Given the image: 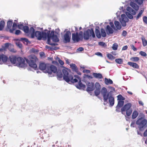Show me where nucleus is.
Segmentation results:
<instances>
[{
    "instance_id": "1",
    "label": "nucleus",
    "mask_w": 147,
    "mask_h": 147,
    "mask_svg": "<svg viewBox=\"0 0 147 147\" xmlns=\"http://www.w3.org/2000/svg\"><path fill=\"white\" fill-rule=\"evenodd\" d=\"M113 93L112 91L107 92V89L105 87L102 88L101 91V93L103 96L104 100L106 103H107L108 100L111 107L113 106L114 104V98L113 96Z\"/></svg>"
},
{
    "instance_id": "2",
    "label": "nucleus",
    "mask_w": 147,
    "mask_h": 147,
    "mask_svg": "<svg viewBox=\"0 0 147 147\" xmlns=\"http://www.w3.org/2000/svg\"><path fill=\"white\" fill-rule=\"evenodd\" d=\"M10 61L13 64H16V65L19 67L24 68L26 66L25 61L23 58L19 57L16 58L15 56H11L9 57Z\"/></svg>"
},
{
    "instance_id": "3",
    "label": "nucleus",
    "mask_w": 147,
    "mask_h": 147,
    "mask_svg": "<svg viewBox=\"0 0 147 147\" xmlns=\"http://www.w3.org/2000/svg\"><path fill=\"white\" fill-rule=\"evenodd\" d=\"M69 70L67 69L63 70L62 72L64 74L63 76L64 80L67 83H69V82L72 83L76 82L78 81L77 80L76 78L73 79L72 76L69 74L68 71Z\"/></svg>"
},
{
    "instance_id": "4",
    "label": "nucleus",
    "mask_w": 147,
    "mask_h": 147,
    "mask_svg": "<svg viewBox=\"0 0 147 147\" xmlns=\"http://www.w3.org/2000/svg\"><path fill=\"white\" fill-rule=\"evenodd\" d=\"M50 31L46 30L45 32H41L39 31H36L34 33V36L37 38L38 40H40L43 39L45 40L47 38V36L49 35Z\"/></svg>"
},
{
    "instance_id": "5",
    "label": "nucleus",
    "mask_w": 147,
    "mask_h": 147,
    "mask_svg": "<svg viewBox=\"0 0 147 147\" xmlns=\"http://www.w3.org/2000/svg\"><path fill=\"white\" fill-rule=\"evenodd\" d=\"M131 104L130 103H127L125 104L121 109V112L122 114L125 115L126 117V116L125 115V113L124 112L126 111V115L127 116H130L132 113V110L131 108Z\"/></svg>"
},
{
    "instance_id": "6",
    "label": "nucleus",
    "mask_w": 147,
    "mask_h": 147,
    "mask_svg": "<svg viewBox=\"0 0 147 147\" xmlns=\"http://www.w3.org/2000/svg\"><path fill=\"white\" fill-rule=\"evenodd\" d=\"M29 59H26L27 63H28L29 66L34 69H35L37 67V65L36 62L37 59L35 56H30Z\"/></svg>"
},
{
    "instance_id": "7",
    "label": "nucleus",
    "mask_w": 147,
    "mask_h": 147,
    "mask_svg": "<svg viewBox=\"0 0 147 147\" xmlns=\"http://www.w3.org/2000/svg\"><path fill=\"white\" fill-rule=\"evenodd\" d=\"M147 123V120L142 118L139 119L136 121V124L138 125V127L140 131L143 130V128L145 127Z\"/></svg>"
},
{
    "instance_id": "8",
    "label": "nucleus",
    "mask_w": 147,
    "mask_h": 147,
    "mask_svg": "<svg viewBox=\"0 0 147 147\" xmlns=\"http://www.w3.org/2000/svg\"><path fill=\"white\" fill-rule=\"evenodd\" d=\"M94 38L95 37V34L93 29H88L84 32V38L85 40H88L91 37Z\"/></svg>"
},
{
    "instance_id": "9",
    "label": "nucleus",
    "mask_w": 147,
    "mask_h": 147,
    "mask_svg": "<svg viewBox=\"0 0 147 147\" xmlns=\"http://www.w3.org/2000/svg\"><path fill=\"white\" fill-rule=\"evenodd\" d=\"M119 21L122 26L124 27L126 26V24L129 22V19L125 14H122L119 19Z\"/></svg>"
},
{
    "instance_id": "10",
    "label": "nucleus",
    "mask_w": 147,
    "mask_h": 147,
    "mask_svg": "<svg viewBox=\"0 0 147 147\" xmlns=\"http://www.w3.org/2000/svg\"><path fill=\"white\" fill-rule=\"evenodd\" d=\"M57 71V68L56 67L53 65H49V69L46 70L45 72L48 73L49 77H52L54 76V75L52 74V72L54 73H56Z\"/></svg>"
},
{
    "instance_id": "11",
    "label": "nucleus",
    "mask_w": 147,
    "mask_h": 147,
    "mask_svg": "<svg viewBox=\"0 0 147 147\" xmlns=\"http://www.w3.org/2000/svg\"><path fill=\"white\" fill-rule=\"evenodd\" d=\"M58 36L54 34V31H52L51 33L50 32L49 33V35L47 36V38L48 39L49 37L50 40L51 39L53 41L57 42L59 41Z\"/></svg>"
},
{
    "instance_id": "12",
    "label": "nucleus",
    "mask_w": 147,
    "mask_h": 147,
    "mask_svg": "<svg viewBox=\"0 0 147 147\" xmlns=\"http://www.w3.org/2000/svg\"><path fill=\"white\" fill-rule=\"evenodd\" d=\"M71 35V32L69 31H67L66 32L65 34L64 35V40L65 43L70 42Z\"/></svg>"
},
{
    "instance_id": "13",
    "label": "nucleus",
    "mask_w": 147,
    "mask_h": 147,
    "mask_svg": "<svg viewBox=\"0 0 147 147\" xmlns=\"http://www.w3.org/2000/svg\"><path fill=\"white\" fill-rule=\"evenodd\" d=\"M49 67V64H45L43 63H40V64L39 68L42 70H47Z\"/></svg>"
},
{
    "instance_id": "14",
    "label": "nucleus",
    "mask_w": 147,
    "mask_h": 147,
    "mask_svg": "<svg viewBox=\"0 0 147 147\" xmlns=\"http://www.w3.org/2000/svg\"><path fill=\"white\" fill-rule=\"evenodd\" d=\"M72 39L74 42H78L80 40H82L80 36L78 35V33H73L72 34Z\"/></svg>"
},
{
    "instance_id": "15",
    "label": "nucleus",
    "mask_w": 147,
    "mask_h": 147,
    "mask_svg": "<svg viewBox=\"0 0 147 147\" xmlns=\"http://www.w3.org/2000/svg\"><path fill=\"white\" fill-rule=\"evenodd\" d=\"M87 91H91L93 90L95 88L94 85L92 82H88L87 84Z\"/></svg>"
},
{
    "instance_id": "16",
    "label": "nucleus",
    "mask_w": 147,
    "mask_h": 147,
    "mask_svg": "<svg viewBox=\"0 0 147 147\" xmlns=\"http://www.w3.org/2000/svg\"><path fill=\"white\" fill-rule=\"evenodd\" d=\"M8 58L3 54H0V64L5 63L7 61Z\"/></svg>"
},
{
    "instance_id": "17",
    "label": "nucleus",
    "mask_w": 147,
    "mask_h": 147,
    "mask_svg": "<svg viewBox=\"0 0 147 147\" xmlns=\"http://www.w3.org/2000/svg\"><path fill=\"white\" fill-rule=\"evenodd\" d=\"M105 30L107 34H112L113 32V28H111L109 25H107Z\"/></svg>"
},
{
    "instance_id": "18",
    "label": "nucleus",
    "mask_w": 147,
    "mask_h": 147,
    "mask_svg": "<svg viewBox=\"0 0 147 147\" xmlns=\"http://www.w3.org/2000/svg\"><path fill=\"white\" fill-rule=\"evenodd\" d=\"M114 24L115 26L116 29L114 30H120L121 28V25L119 22L118 21H115L114 22Z\"/></svg>"
},
{
    "instance_id": "19",
    "label": "nucleus",
    "mask_w": 147,
    "mask_h": 147,
    "mask_svg": "<svg viewBox=\"0 0 147 147\" xmlns=\"http://www.w3.org/2000/svg\"><path fill=\"white\" fill-rule=\"evenodd\" d=\"M130 5L136 11H138L139 9L138 6L135 3L131 2L130 3Z\"/></svg>"
},
{
    "instance_id": "20",
    "label": "nucleus",
    "mask_w": 147,
    "mask_h": 147,
    "mask_svg": "<svg viewBox=\"0 0 147 147\" xmlns=\"http://www.w3.org/2000/svg\"><path fill=\"white\" fill-rule=\"evenodd\" d=\"M76 87L78 89L84 88H85V85L82 83L81 80L79 81L78 84L76 86Z\"/></svg>"
},
{
    "instance_id": "21",
    "label": "nucleus",
    "mask_w": 147,
    "mask_h": 147,
    "mask_svg": "<svg viewBox=\"0 0 147 147\" xmlns=\"http://www.w3.org/2000/svg\"><path fill=\"white\" fill-rule=\"evenodd\" d=\"M126 10L129 13H130L133 15H135L136 12V11L133 9L131 7H128L126 8Z\"/></svg>"
},
{
    "instance_id": "22",
    "label": "nucleus",
    "mask_w": 147,
    "mask_h": 147,
    "mask_svg": "<svg viewBox=\"0 0 147 147\" xmlns=\"http://www.w3.org/2000/svg\"><path fill=\"white\" fill-rule=\"evenodd\" d=\"M127 64L135 68L138 69L139 67V66L138 64L136 63H134L131 62H128L127 63Z\"/></svg>"
},
{
    "instance_id": "23",
    "label": "nucleus",
    "mask_w": 147,
    "mask_h": 147,
    "mask_svg": "<svg viewBox=\"0 0 147 147\" xmlns=\"http://www.w3.org/2000/svg\"><path fill=\"white\" fill-rule=\"evenodd\" d=\"M34 29L32 27L30 28L29 29V33L31 34V37L32 38L34 37Z\"/></svg>"
},
{
    "instance_id": "24",
    "label": "nucleus",
    "mask_w": 147,
    "mask_h": 147,
    "mask_svg": "<svg viewBox=\"0 0 147 147\" xmlns=\"http://www.w3.org/2000/svg\"><path fill=\"white\" fill-rule=\"evenodd\" d=\"M93 75L95 78H97L101 79L102 78V76L101 74L94 73Z\"/></svg>"
},
{
    "instance_id": "25",
    "label": "nucleus",
    "mask_w": 147,
    "mask_h": 147,
    "mask_svg": "<svg viewBox=\"0 0 147 147\" xmlns=\"http://www.w3.org/2000/svg\"><path fill=\"white\" fill-rule=\"evenodd\" d=\"M70 66L73 71H77L78 70L77 67L75 64L71 63L70 64Z\"/></svg>"
},
{
    "instance_id": "26",
    "label": "nucleus",
    "mask_w": 147,
    "mask_h": 147,
    "mask_svg": "<svg viewBox=\"0 0 147 147\" xmlns=\"http://www.w3.org/2000/svg\"><path fill=\"white\" fill-rule=\"evenodd\" d=\"M17 27V24L15 22H14L12 26V28L9 30V32L11 33H13L14 30H15Z\"/></svg>"
},
{
    "instance_id": "27",
    "label": "nucleus",
    "mask_w": 147,
    "mask_h": 147,
    "mask_svg": "<svg viewBox=\"0 0 147 147\" xmlns=\"http://www.w3.org/2000/svg\"><path fill=\"white\" fill-rule=\"evenodd\" d=\"M57 75L58 80H60V78H62L63 76V74L61 71L58 70L57 73Z\"/></svg>"
},
{
    "instance_id": "28",
    "label": "nucleus",
    "mask_w": 147,
    "mask_h": 147,
    "mask_svg": "<svg viewBox=\"0 0 147 147\" xmlns=\"http://www.w3.org/2000/svg\"><path fill=\"white\" fill-rule=\"evenodd\" d=\"M105 83L106 85L112 84L113 83V81L110 79L105 78Z\"/></svg>"
},
{
    "instance_id": "29",
    "label": "nucleus",
    "mask_w": 147,
    "mask_h": 147,
    "mask_svg": "<svg viewBox=\"0 0 147 147\" xmlns=\"http://www.w3.org/2000/svg\"><path fill=\"white\" fill-rule=\"evenodd\" d=\"M95 33L96 37L98 38H100L101 37V33L99 30L96 29L95 30Z\"/></svg>"
},
{
    "instance_id": "30",
    "label": "nucleus",
    "mask_w": 147,
    "mask_h": 147,
    "mask_svg": "<svg viewBox=\"0 0 147 147\" xmlns=\"http://www.w3.org/2000/svg\"><path fill=\"white\" fill-rule=\"evenodd\" d=\"M100 31L101 36L103 37H105L107 35L105 30L103 28H101Z\"/></svg>"
},
{
    "instance_id": "31",
    "label": "nucleus",
    "mask_w": 147,
    "mask_h": 147,
    "mask_svg": "<svg viewBox=\"0 0 147 147\" xmlns=\"http://www.w3.org/2000/svg\"><path fill=\"white\" fill-rule=\"evenodd\" d=\"M138 115V112L136 111H134L132 114V119H135Z\"/></svg>"
},
{
    "instance_id": "32",
    "label": "nucleus",
    "mask_w": 147,
    "mask_h": 147,
    "mask_svg": "<svg viewBox=\"0 0 147 147\" xmlns=\"http://www.w3.org/2000/svg\"><path fill=\"white\" fill-rule=\"evenodd\" d=\"M13 22L11 20H9L8 21L7 24V27L8 28L11 29V28Z\"/></svg>"
},
{
    "instance_id": "33",
    "label": "nucleus",
    "mask_w": 147,
    "mask_h": 147,
    "mask_svg": "<svg viewBox=\"0 0 147 147\" xmlns=\"http://www.w3.org/2000/svg\"><path fill=\"white\" fill-rule=\"evenodd\" d=\"M124 103V102L122 100H119L118 101V104L117 106V107L121 108L123 106Z\"/></svg>"
},
{
    "instance_id": "34",
    "label": "nucleus",
    "mask_w": 147,
    "mask_h": 147,
    "mask_svg": "<svg viewBox=\"0 0 147 147\" xmlns=\"http://www.w3.org/2000/svg\"><path fill=\"white\" fill-rule=\"evenodd\" d=\"M141 40L143 46H146L147 45V41L146 40L145 38L143 37L141 38Z\"/></svg>"
},
{
    "instance_id": "35",
    "label": "nucleus",
    "mask_w": 147,
    "mask_h": 147,
    "mask_svg": "<svg viewBox=\"0 0 147 147\" xmlns=\"http://www.w3.org/2000/svg\"><path fill=\"white\" fill-rule=\"evenodd\" d=\"M126 15L127 17L130 19H132L133 18V16L130 13H129L128 12H125Z\"/></svg>"
},
{
    "instance_id": "36",
    "label": "nucleus",
    "mask_w": 147,
    "mask_h": 147,
    "mask_svg": "<svg viewBox=\"0 0 147 147\" xmlns=\"http://www.w3.org/2000/svg\"><path fill=\"white\" fill-rule=\"evenodd\" d=\"M5 24V22L4 21H1L0 22V30H2L4 27Z\"/></svg>"
},
{
    "instance_id": "37",
    "label": "nucleus",
    "mask_w": 147,
    "mask_h": 147,
    "mask_svg": "<svg viewBox=\"0 0 147 147\" xmlns=\"http://www.w3.org/2000/svg\"><path fill=\"white\" fill-rule=\"evenodd\" d=\"M115 61L119 64H122L123 62V60L122 59H117L115 60Z\"/></svg>"
},
{
    "instance_id": "38",
    "label": "nucleus",
    "mask_w": 147,
    "mask_h": 147,
    "mask_svg": "<svg viewBox=\"0 0 147 147\" xmlns=\"http://www.w3.org/2000/svg\"><path fill=\"white\" fill-rule=\"evenodd\" d=\"M24 32L26 33H29V28L27 26H24L23 29Z\"/></svg>"
},
{
    "instance_id": "39",
    "label": "nucleus",
    "mask_w": 147,
    "mask_h": 147,
    "mask_svg": "<svg viewBox=\"0 0 147 147\" xmlns=\"http://www.w3.org/2000/svg\"><path fill=\"white\" fill-rule=\"evenodd\" d=\"M118 47V45L117 43H114L112 47V48L113 50H117Z\"/></svg>"
},
{
    "instance_id": "40",
    "label": "nucleus",
    "mask_w": 147,
    "mask_h": 147,
    "mask_svg": "<svg viewBox=\"0 0 147 147\" xmlns=\"http://www.w3.org/2000/svg\"><path fill=\"white\" fill-rule=\"evenodd\" d=\"M143 11L142 10H141L139 12V13L137 15L136 17V19L138 20L140 17L141 16L143 13Z\"/></svg>"
},
{
    "instance_id": "41",
    "label": "nucleus",
    "mask_w": 147,
    "mask_h": 147,
    "mask_svg": "<svg viewBox=\"0 0 147 147\" xmlns=\"http://www.w3.org/2000/svg\"><path fill=\"white\" fill-rule=\"evenodd\" d=\"M100 92V89H96L94 91L95 95L96 96H98Z\"/></svg>"
},
{
    "instance_id": "42",
    "label": "nucleus",
    "mask_w": 147,
    "mask_h": 147,
    "mask_svg": "<svg viewBox=\"0 0 147 147\" xmlns=\"http://www.w3.org/2000/svg\"><path fill=\"white\" fill-rule=\"evenodd\" d=\"M47 43L49 45H51L52 46H55L57 44L53 43L51 42V40L49 37L47 39Z\"/></svg>"
},
{
    "instance_id": "43",
    "label": "nucleus",
    "mask_w": 147,
    "mask_h": 147,
    "mask_svg": "<svg viewBox=\"0 0 147 147\" xmlns=\"http://www.w3.org/2000/svg\"><path fill=\"white\" fill-rule=\"evenodd\" d=\"M107 56L108 58L110 59L113 60L115 58V57L113 56L110 54H107Z\"/></svg>"
},
{
    "instance_id": "44",
    "label": "nucleus",
    "mask_w": 147,
    "mask_h": 147,
    "mask_svg": "<svg viewBox=\"0 0 147 147\" xmlns=\"http://www.w3.org/2000/svg\"><path fill=\"white\" fill-rule=\"evenodd\" d=\"M130 60L132 61H137L139 60V58L138 57H132L131 58Z\"/></svg>"
},
{
    "instance_id": "45",
    "label": "nucleus",
    "mask_w": 147,
    "mask_h": 147,
    "mask_svg": "<svg viewBox=\"0 0 147 147\" xmlns=\"http://www.w3.org/2000/svg\"><path fill=\"white\" fill-rule=\"evenodd\" d=\"M139 5H142L144 0H134Z\"/></svg>"
},
{
    "instance_id": "46",
    "label": "nucleus",
    "mask_w": 147,
    "mask_h": 147,
    "mask_svg": "<svg viewBox=\"0 0 147 147\" xmlns=\"http://www.w3.org/2000/svg\"><path fill=\"white\" fill-rule=\"evenodd\" d=\"M95 87L96 89H100V85L98 82H96L95 84Z\"/></svg>"
},
{
    "instance_id": "47",
    "label": "nucleus",
    "mask_w": 147,
    "mask_h": 147,
    "mask_svg": "<svg viewBox=\"0 0 147 147\" xmlns=\"http://www.w3.org/2000/svg\"><path fill=\"white\" fill-rule=\"evenodd\" d=\"M98 45L102 47H105L107 46L105 43L102 42H98Z\"/></svg>"
},
{
    "instance_id": "48",
    "label": "nucleus",
    "mask_w": 147,
    "mask_h": 147,
    "mask_svg": "<svg viewBox=\"0 0 147 147\" xmlns=\"http://www.w3.org/2000/svg\"><path fill=\"white\" fill-rule=\"evenodd\" d=\"M139 54L142 56L145 57L147 56L146 53L143 51H141L140 52Z\"/></svg>"
},
{
    "instance_id": "49",
    "label": "nucleus",
    "mask_w": 147,
    "mask_h": 147,
    "mask_svg": "<svg viewBox=\"0 0 147 147\" xmlns=\"http://www.w3.org/2000/svg\"><path fill=\"white\" fill-rule=\"evenodd\" d=\"M57 60L58 61L59 63L61 65H63L64 64V62L63 61L59 59V58H57Z\"/></svg>"
},
{
    "instance_id": "50",
    "label": "nucleus",
    "mask_w": 147,
    "mask_h": 147,
    "mask_svg": "<svg viewBox=\"0 0 147 147\" xmlns=\"http://www.w3.org/2000/svg\"><path fill=\"white\" fill-rule=\"evenodd\" d=\"M59 32L60 30L59 29L57 28L56 29L55 31V35H58V36H59Z\"/></svg>"
},
{
    "instance_id": "51",
    "label": "nucleus",
    "mask_w": 147,
    "mask_h": 147,
    "mask_svg": "<svg viewBox=\"0 0 147 147\" xmlns=\"http://www.w3.org/2000/svg\"><path fill=\"white\" fill-rule=\"evenodd\" d=\"M143 20L144 22L147 24V17L146 16H144L143 18Z\"/></svg>"
},
{
    "instance_id": "52",
    "label": "nucleus",
    "mask_w": 147,
    "mask_h": 147,
    "mask_svg": "<svg viewBox=\"0 0 147 147\" xmlns=\"http://www.w3.org/2000/svg\"><path fill=\"white\" fill-rule=\"evenodd\" d=\"M16 44L17 46L20 48H21L22 47V45L20 42H17L16 43Z\"/></svg>"
},
{
    "instance_id": "53",
    "label": "nucleus",
    "mask_w": 147,
    "mask_h": 147,
    "mask_svg": "<svg viewBox=\"0 0 147 147\" xmlns=\"http://www.w3.org/2000/svg\"><path fill=\"white\" fill-rule=\"evenodd\" d=\"M20 40L22 42L24 41L26 42H28V39L26 38H21Z\"/></svg>"
},
{
    "instance_id": "54",
    "label": "nucleus",
    "mask_w": 147,
    "mask_h": 147,
    "mask_svg": "<svg viewBox=\"0 0 147 147\" xmlns=\"http://www.w3.org/2000/svg\"><path fill=\"white\" fill-rule=\"evenodd\" d=\"M18 26L19 29L22 30L23 29L24 26L23 24H18Z\"/></svg>"
},
{
    "instance_id": "55",
    "label": "nucleus",
    "mask_w": 147,
    "mask_h": 147,
    "mask_svg": "<svg viewBox=\"0 0 147 147\" xmlns=\"http://www.w3.org/2000/svg\"><path fill=\"white\" fill-rule=\"evenodd\" d=\"M110 25H111V28H112L114 30H115L116 28L114 26V25L113 22H110L109 23Z\"/></svg>"
},
{
    "instance_id": "56",
    "label": "nucleus",
    "mask_w": 147,
    "mask_h": 147,
    "mask_svg": "<svg viewBox=\"0 0 147 147\" xmlns=\"http://www.w3.org/2000/svg\"><path fill=\"white\" fill-rule=\"evenodd\" d=\"M83 72L84 73H90V70H87V69H84L83 70Z\"/></svg>"
},
{
    "instance_id": "57",
    "label": "nucleus",
    "mask_w": 147,
    "mask_h": 147,
    "mask_svg": "<svg viewBox=\"0 0 147 147\" xmlns=\"http://www.w3.org/2000/svg\"><path fill=\"white\" fill-rule=\"evenodd\" d=\"M83 32L82 31H80L79 33H78V35L82 39L83 38Z\"/></svg>"
},
{
    "instance_id": "58",
    "label": "nucleus",
    "mask_w": 147,
    "mask_h": 147,
    "mask_svg": "<svg viewBox=\"0 0 147 147\" xmlns=\"http://www.w3.org/2000/svg\"><path fill=\"white\" fill-rule=\"evenodd\" d=\"M95 54L98 56H100L101 57H102V55L101 53L99 52H97L96 53H95Z\"/></svg>"
},
{
    "instance_id": "59",
    "label": "nucleus",
    "mask_w": 147,
    "mask_h": 147,
    "mask_svg": "<svg viewBox=\"0 0 147 147\" xmlns=\"http://www.w3.org/2000/svg\"><path fill=\"white\" fill-rule=\"evenodd\" d=\"M74 76V77L75 78H76L78 80V81L76 82H77L78 81V80L79 81V80H81V79H80V78L79 77V76H78V75H75Z\"/></svg>"
},
{
    "instance_id": "60",
    "label": "nucleus",
    "mask_w": 147,
    "mask_h": 147,
    "mask_svg": "<svg viewBox=\"0 0 147 147\" xmlns=\"http://www.w3.org/2000/svg\"><path fill=\"white\" fill-rule=\"evenodd\" d=\"M127 34V32L125 30H123L122 33V35L123 36H125Z\"/></svg>"
},
{
    "instance_id": "61",
    "label": "nucleus",
    "mask_w": 147,
    "mask_h": 147,
    "mask_svg": "<svg viewBox=\"0 0 147 147\" xmlns=\"http://www.w3.org/2000/svg\"><path fill=\"white\" fill-rule=\"evenodd\" d=\"M131 48L134 51H136L137 50V49L133 45H130Z\"/></svg>"
},
{
    "instance_id": "62",
    "label": "nucleus",
    "mask_w": 147,
    "mask_h": 147,
    "mask_svg": "<svg viewBox=\"0 0 147 147\" xmlns=\"http://www.w3.org/2000/svg\"><path fill=\"white\" fill-rule=\"evenodd\" d=\"M21 32V31L19 30H16V31L15 34L16 35H18Z\"/></svg>"
},
{
    "instance_id": "63",
    "label": "nucleus",
    "mask_w": 147,
    "mask_h": 147,
    "mask_svg": "<svg viewBox=\"0 0 147 147\" xmlns=\"http://www.w3.org/2000/svg\"><path fill=\"white\" fill-rule=\"evenodd\" d=\"M84 50V49L83 47H81L78 48L77 49V51L78 52H81Z\"/></svg>"
},
{
    "instance_id": "64",
    "label": "nucleus",
    "mask_w": 147,
    "mask_h": 147,
    "mask_svg": "<svg viewBox=\"0 0 147 147\" xmlns=\"http://www.w3.org/2000/svg\"><path fill=\"white\" fill-rule=\"evenodd\" d=\"M84 78H87L89 79H92V77L90 76H89L88 75H84Z\"/></svg>"
}]
</instances>
